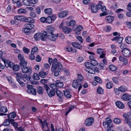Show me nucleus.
<instances>
[{
  "label": "nucleus",
  "mask_w": 131,
  "mask_h": 131,
  "mask_svg": "<svg viewBox=\"0 0 131 131\" xmlns=\"http://www.w3.org/2000/svg\"><path fill=\"white\" fill-rule=\"evenodd\" d=\"M78 76L77 79L73 81L72 86L73 88L75 89H77L79 87L78 91H79L82 87L81 84L83 82V78L81 74H78Z\"/></svg>",
  "instance_id": "f257e3e1"
},
{
  "label": "nucleus",
  "mask_w": 131,
  "mask_h": 131,
  "mask_svg": "<svg viewBox=\"0 0 131 131\" xmlns=\"http://www.w3.org/2000/svg\"><path fill=\"white\" fill-rule=\"evenodd\" d=\"M59 71H62L63 70V66L60 62H58L57 60L54 58L53 61L51 70L52 71L57 69Z\"/></svg>",
  "instance_id": "f03ea898"
},
{
  "label": "nucleus",
  "mask_w": 131,
  "mask_h": 131,
  "mask_svg": "<svg viewBox=\"0 0 131 131\" xmlns=\"http://www.w3.org/2000/svg\"><path fill=\"white\" fill-rule=\"evenodd\" d=\"M44 87L46 89L49 96L51 97L53 96L55 94V91L54 90H50L49 86L46 84H44Z\"/></svg>",
  "instance_id": "7ed1b4c3"
},
{
  "label": "nucleus",
  "mask_w": 131,
  "mask_h": 131,
  "mask_svg": "<svg viewBox=\"0 0 131 131\" xmlns=\"http://www.w3.org/2000/svg\"><path fill=\"white\" fill-rule=\"evenodd\" d=\"M18 58L20 61L19 64L20 66H24L27 65V62L25 61L23 55L21 54H18Z\"/></svg>",
  "instance_id": "20e7f679"
},
{
  "label": "nucleus",
  "mask_w": 131,
  "mask_h": 131,
  "mask_svg": "<svg viewBox=\"0 0 131 131\" xmlns=\"http://www.w3.org/2000/svg\"><path fill=\"white\" fill-rule=\"evenodd\" d=\"M59 36V34H57L54 35L53 33L48 35V38L53 41H55Z\"/></svg>",
  "instance_id": "39448f33"
},
{
  "label": "nucleus",
  "mask_w": 131,
  "mask_h": 131,
  "mask_svg": "<svg viewBox=\"0 0 131 131\" xmlns=\"http://www.w3.org/2000/svg\"><path fill=\"white\" fill-rule=\"evenodd\" d=\"M26 66H21L23 67L22 70V72L24 73H30L32 70L28 66L26 67Z\"/></svg>",
  "instance_id": "423d86ee"
},
{
  "label": "nucleus",
  "mask_w": 131,
  "mask_h": 131,
  "mask_svg": "<svg viewBox=\"0 0 131 131\" xmlns=\"http://www.w3.org/2000/svg\"><path fill=\"white\" fill-rule=\"evenodd\" d=\"M3 61L5 66L7 67H9L11 68H12L13 67L14 64L13 62L9 61H5L4 60H3Z\"/></svg>",
  "instance_id": "0eeeda50"
},
{
  "label": "nucleus",
  "mask_w": 131,
  "mask_h": 131,
  "mask_svg": "<svg viewBox=\"0 0 131 131\" xmlns=\"http://www.w3.org/2000/svg\"><path fill=\"white\" fill-rule=\"evenodd\" d=\"M94 122V118L92 117H91L86 119L85 122V124L86 126H90Z\"/></svg>",
  "instance_id": "6e6552de"
},
{
  "label": "nucleus",
  "mask_w": 131,
  "mask_h": 131,
  "mask_svg": "<svg viewBox=\"0 0 131 131\" xmlns=\"http://www.w3.org/2000/svg\"><path fill=\"white\" fill-rule=\"evenodd\" d=\"M54 30L55 28L54 27L51 26H47L46 28V33L47 35L53 33Z\"/></svg>",
  "instance_id": "1a4fd4ad"
},
{
  "label": "nucleus",
  "mask_w": 131,
  "mask_h": 131,
  "mask_svg": "<svg viewBox=\"0 0 131 131\" xmlns=\"http://www.w3.org/2000/svg\"><path fill=\"white\" fill-rule=\"evenodd\" d=\"M122 52L124 56L125 57H129L131 55L130 50L128 48L122 50Z\"/></svg>",
  "instance_id": "9d476101"
},
{
  "label": "nucleus",
  "mask_w": 131,
  "mask_h": 131,
  "mask_svg": "<svg viewBox=\"0 0 131 131\" xmlns=\"http://www.w3.org/2000/svg\"><path fill=\"white\" fill-rule=\"evenodd\" d=\"M7 116L9 120L10 121H14L13 119L16 116V114L15 112H13L7 114Z\"/></svg>",
  "instance_id": "9b49d317"
},
{
  "label": "nucleus",
  "mask_w": 131,
  "mask_h": 131,
  "mask_svg": "<svg viewBox=\"0 0 131 131\" xmlns=\"http://www.w3.org/2000/svg\"><path fill=\"white\" fill-rule=\"evenodd\" d=\"M68 14V11H64L59 13L58 14V16L60 18H62L67 16Z\"/></svg>",
  "instance_id": "f8f14e48"
},
{
  "label": "nucleus",
  "mask_w": 131,
  "mask_h": 131,
  "mask_svg": "<svg viewBox=\"0 0 131 131\" xmlns=\"http://www.w3.org/2000/svg\"><path fill=\"white\" fill-rule=\"evenodd\" d=\"M40 39L43 41H45L46 40L47 37H48V35L46 33V31H44L42 33H40Z\"/></svg>",
  "instance_id": "ddd939ff"
},
{
  "label": "nucleus",
  "mask_w": 131,
  "mask_h": 131,
  "mask_svg": "<svg viewBox=\"0 0 131 131\" xmlns=\"http://www.w3.org/2000/svg\"><path fill=\"white\" fill-rule=\"evenodd\" d=\"M123 39V37H114L111 40L113 41H117L118 43H121L122 42Z\"/></svg>",
  "instance_id": "4468645a"
},
{
  "label": "nucleus",
  "mask_w": 131,
  "mask_h": 131,
  "mask_svg": "<svg viewBox=\"0 0 131 131\" xmlns=\"http://www.w3.org/2000/svg\"><path fill=\"white\" fill-rule=\"evenodd\" d=\"M105 20L107 23H111L113 21L114 17L112 16H106Z\"/></svg>",
  "instance_id": "2eb2a0df"
},
{
  "label": "nucleus",
  "mask_w": 131,
  "mask_h": 131,
  "mask_svg": "<svg viewBox=\"0 0 131 131\" xmlns=\"http://www.w3.org/2000/svg\"><path fill=\"white\" fill-rule=\"evenodd\" d=\"M115 104L117 107L120 109H123L124 108V104L121 101H118L116 102Z\"/></svg>",
  "instance_id": "dca6fc26"
},
{
  "label": "nucleus",
  "mask_w": 131,
  "mask_h": 131,
  "mask_svg": "<svg viewBox=\"0 0 131 131\" xmlns=\"http://www.w3.org/2000/svg\"><path fill=\"white\" fill-rule=\"evenodd\" d=\"M31 77L25 74H23L21 75V80H23L24 81H25L26 80L28 81H31Z\"/></svg>",
  "instance_id": "f3484780"
},
{
  "label": "nucleus",
  "mask_w": 131,
  "mask_h": 131,
  "mask_svg": "<svg viewBox=\"0 0 131 131\" xmlns=\"http://www.w3.org/2000/svg\"><path fill=\"white\" fill-rule=\"evenodd\" d=\"M81 43L76 42H72V45L73 47L79 49H80L82 48V46L81 45Z\"/></svg>",
  "instance_id": "a211bd4d"
},
{
  "label": "nucleus",
  "mask_w": 131,
  "mask_h": 131,
  "mask_svg": "<svg viewBox=\"0 0 131 131\" xmlns=\"http://www.w3.org/2000/svg\"><path fill=\"white\" fill-rule=\"evenodd\" d=\"M95 68L94 67L92 66V67L88 69H87L85 70L90 73L94 74L95 73Z\"/></svg>",
  "instance_id": "6ab92c4d"
},
{
  "label": "nucleus",
  "mask_w": 131,
  "mask_h": 131,
  "mask_svg": "<svg viewBox=\"0 0 131 131\" xmlns=\"http://www.w3.org/2000/svg\"><path fill=\"white\" fill-rule=\"evenodd\" d=\"M119 60L123 62L125 64H126L127 63V59L124 57L123 56H120L119 57Z\"/></svg>",
  "instance_id": "aec40b11"
},
{
  "label": "nucleus",
  "mask_w": 131,
  "mask_h": 131,
  "mask_svg": "<svg viewBox=\"0 0 131 131\" xmlns=\"http://www.w3.org/2000/svg\"><path fill=\"white\" fill-rule=\"evenodd\" d=\"M62 30L64 33L67 34L70 32L72 30L71 29L66 27H63Z\"/></svg>",
  "instance_id": "412c9836"
},
{
  "label": "nucleus",
  "mask_w": 131,
  "mask_h": 131,
  "mask_svg": "<svg viewBox=\"0 0 131 131\" xmlns=\"http://www.w3.org/2000/svg\"><path fill=\"white\" fill-rule=\"evenodd\" d=\"M83 29V27L82 26L79 25L76 28L75 33L77 34H79L81 33V31Z\"/></svg>",
  "instance_id": "4be33fe9"
},
{
  "label": "nucleus",
  "mask_w": 131,
  "mask_h": 131,
  "mask_svg": "<svg viewBox=\"0 0 131 131\" xmlns=\"http://www.w3.org/2000/svg\"><path fill=\"white\" fill-rule=\"evenodd\" d=\"M25 21L30 23H34L35 21V20L34 19L30 17L25 18Z\"/></svg>",
  "instance_id": "5701e85b"
},
{
  "label": "nucleus",
  "mask_w": 131,
  "mask_h": 131,
  "mask_svg": "<svg viewBox=\"0 0 131 131\" xmlns=\"http://www.w3.org/2000/svg\"><path fill=\"white\" fill-rule=\"evenodd\" d=\"M68 26H72L73 27L75 24V21L73 20H71L69 22H67L66 24Z\"/></svg>",
  "instance_id": "b1692460"
},
{
  "label": "nucleus",
  "mask_w": 131,
  "mask_h": 131,
  "mask_svg": "<svg viewBox=\"0 0 131 131\" xmlns=\"http://www.w3.org/2000/svg\"><path fill=\"white\" fill-rule=\"evenodd\" d=\"M64 95L66 98H70L71 97V95L70 92L64 91Z\"/></svg>",
  "instance_id": "393cba45"
},
{
  "label": "nucleus",
  "mask_w": 131,
  "mask_h": 131,
  "mask_svg": "<svg viewBox=\"0 0 131 131\" xmlns=\"http://www.w3.org/2000/svg\"><path fill=\"white\" fill-rule=\"evenodd\" d=\"M47 74V73L45 72L41 71L39 72V75L40 77L43 78L46 77Z\"/></svg>",
  "instance_id": "a878e982"
},
{
  "label": "nucleus",
  "mask_w": 131,
  "mask_h": 131,
  "mask_svg": "<svg viewBox=\"0 0 131 131\" xmlns=\"http://www.w3.org/2000/svg\"><path fill=\"white\" fill-rule=\"evenodd\" d=\"M40 123L42 124V129L43 130V128L44 126H46L48 127V123H47V121L46 120H44L43 121H40Z\"/></svg>",
  "instance_id": "bb28decb"
},
{
  "label": "nucleus",
  "mask_w": 131,
  "mask_h": 131,
  "mask_svg": "<svg viewBox=\"0 0 131 131\" xmlns=\"http://www.w3.org/2000/svg\"><path fill=\"white\" fill-rule=\"evenodd\" d=\"M40 33H37L34 35V38L36 40H39L40 39Z\"/></svg>",
  "instance_id": "cd10ccee"
},
{
  "label": "nucleus",
  "mask_w": 131,
  "mask_h": 131,
  "mask_svg": "<svg viewBox=\"0 0 131 131\" xmlns=\"http://www.w3.org/2000/svg\"><path fill=\"white\" fill-rule=\"evenodd\" d=\"M37 92L39 94H43V92L42 88L40 86H38L37 89Z\"/></svg>",
  "instance_id": "c85d7f7f"
},
{
  "label": "nucleus",
  "mask_w": 131,
  "mask_h": 131,
  "mask_svg": "<svg viewBox=\"0 0 131 131\" xmlns=\"http://www.w3.org/2000/svg\"><path fill=\"white\" fill-rule=\"evenodd\" d=\"M25 26L26 28L31 30V29L35 27L34 25L32 24H25Z\"/></svg>",
  "instance_id": "c756f323"
},
{
  "label": "nucleus",
  "mask_w": 131,
  "mask_h": 131,
  "mask_svg": "<svg viewBox=\"0 0 131 131\" xmlns=\"http://www.w3.org/2000/svg\"><path fill=\"white\" fill-rule=\"evenodd\" d=\"M97 93L99 94H102L103 93L104 90L101 87L99 86L97 89Z\"/></svg>",
  "instance_id": "7c9ffc66"
},
{
  "label": "nucleus",
  "mask_w": 131,
  "mask_h": 131,
  "mask_svg": "<svg viewBox=\"0 0 131 131\" xmlns=\"http://www.w3.org/2000/svg\"><path fill=\"white\" fill-rule=\"evenodd\" d=\"M56 84L57 87L61 88L63 86V83L58 80H57L56 81Z\"/></svg>",
  "instance_id": "2f4dec72"
},
{
  "label": "nucleus",
  "mask_w": 131,
  "mask_h": 131,
  "mask_svg": "<svg viewBox=\"0 0 131 131\" xmlns=\"http://www.w3.org/2000/svg\"><path fill=\"white\" fill-rule=\"evenodd\" d=\"M13 67L12 69L14 71H18L19 69V66L18 65L14 64Z\"/></svg>",
  "instance_id": "473e14b6"
},
{
  "label": "nucleus",
  "mask_w": 131,
  "mask_h": 131,
  "mask_svg": "<svg viewBox=\"0 0 131 131\" xmlns=\"http://www.w3.org/2000/svg\"><path fill=\"white\" fill-rule=\"evenodd\" d=\"M52 10L51 9H45L44 10L45 13L48 15H50L52 13Z\"/></svg>",
  "instance_id": "72a5a7b5"
},
{
  "label": "nucleus",
  "mask_w": 131,
  "mask_h": 131,
  "mask_svg": "<svg viewBox=\"0 0 131 131\" xmlns=\"http://www.w3.org/2000/svg\"><path fill=\"white\" fill-rule=\"evenodd\" d=\"M101 10L102 12H105L106 13V15L111 14V13H112L110 10H108L107 9H101Z\"/></svg>",
  "instance_id": "f704fd0d"
},
{
  "label": "nucleus",
  "mask_w": 131,
  "mask_h": 131,
  "mask_svg": "<svg viewBox=\"0 0 131 131\" xmlns=\"http://www.w3.org/2000/svg\"><path fill=\"white\" fill-rule=\"evenodd\" d=\"M129 95L125 94L122 96V99L124 101H128V100Z\"/></svg>",
  "instance_id": "c9c22d12"
},
{
  "label": "nucleus",
  "mask_w": 131,
  "mask_h": 131,
  "mask_svg": "<svg viewBox=\"0 0 131 131\" xmlns=\"http://www.w3.org/2000/svg\"><path fill=\"white\" fill-rule=\"evenodd\" d=\"M107 123V127H108L110 126V124L112 122V120L109 118H106L105 119Z\"/></svg>",
  "instance_id": "e433bc0d"
},
{
  "label": "nucleus",
  "mask_w": 131,
  "mask_h": 131,
  "mask_svg": "<svg viewBox=\"0 0 131 131\" xmlns=\"http://www.w3.org/2000/svg\"><path fill=\"white\" fill-rule=\"evenodd\" d=\"M23 17L22 16H16L14 17V19L17 20L22 21L23 20Z\"/></svg>",
  "instance_id": "4c0bfd02"
},
{
  "label": "nucleus",
  "mask_w": 131,
  "mask_h": 131,
  "mask_svg": "<svg viewBox=\"0 0 131 131\" xmlns=\"http://www.w3.org/2000/svg\"><path fill=\"white\" fill-rule=\"evenodd\" d=\"M110 70L112 71H115L117 69L116 67L113 65H111L109 66Z\"/></svg>",
  "instance_id": "58836bf2"
},
{
  "label": "nucleus",
  "mask_w": 131,
  "mask_h": 131,
  "mask_svg": "<svg viewBox=\"0 0 131 131\" xmlns=\"http://www.w3.org/2000/svg\"><path fill=\"white\" fill-rule=\"evenodd\" d=\"M94 79L97 82L100 84H101L102 83V81L100 78L97 76H95L94 78Z\"/></svg>",
  "instance_id": "ea45409f"
},
{
  "label": "nucleus",
  "mask_w": 131,
  "mask_h": 131,
  "mask_svg": "<svg viewBox=\"0 0 131 131\" xmlns=\"http://www.w3.org/2000/svg\"><path fill=\"white\" fill-rule=\"evenodd\" d=\"M84 65L87 68V69L90 68L92 66V63L89 62H85L84 63Z\"/></svg>",
  "instance_id": "a19ab883"
},
{
  "label": "nucleus",
  "mask_w": 131,
  "mask_h": 131,
  "mask_svg": "<svg viewBox=\"0 0 131 131\" xmlns=\"http://www.w3.org/2000/svg\"><path fill=\"white\" fill-rule=\"evenodd\" d=\"M38 51V48L36 47H34L31 50V53L34 54L37 53Z\"/></svg>",
  "instance_id": "79ce46f5"
},
{
  "label": "nucleus",
  "mask_w": 131,
  "mask_h": 131,
  "mask_svg": "<svg viewBox=\"0 0 131 131\" xmlns=\"http://www.w3.org/2000/svg\"><path fill=\"white\" fill-rule=\"evenodd\" d=\"M26 10L24 9H19L18 10L19 14H24L26 13Z\"/></svg>",
  "instance_id": "37998d69"
},
{
  "label": "nucleus",
  "mask_w": 131,
  "mask_h": 131,
  "mask_svg": "<svg viewBox=\"0 0 131 131\" xmlns=\"http://www.w3.org/2000/svg\"><path fill=\"white\" fill-rule=\"evenodd\" d=\"M129 114H130L129 113L127 114H123V117L126 119V120H130V116L129 115Z\"/></svg>",
  "instance_id": "c03bdc74"
},
{
  "label": "nucleus",
  "mask_w": 131,
  "mask_h": 131,
  "mask_svg": "<svg viewBox=\"0 0 131 131\" xmlns=\"http://www.w3.org/2000/svg\"><path fill=\"white\" fill-rule=\"evenodd\" d=\"M23 31L25 33L29 34L31 32V30L26 27V28H23Z\"/></svg>",
  "instance_id": "a18cd8bd"
},
{
  "label": "nucleus",
  "mask_w": 131,
  "mask_h": 131,
  "mask_svg": "<svg viewBox=\"0 0 131 131\" xmlns=\"http://www.w3.org/2000/svg\"><path fill=\"white\" fill-rule=\"evenodd\" d=\"M56 94L59 98L62 97L63 96L62 93L59 90H56Z\"/></svg>",
  "instance_id": "49530a36"
},
{
  "label": "nucleus",
  "mask_w": 131,
  "mask_h": 131,
  "mask_svg": "<svg viewBox=\"0 0 131 131\" xmlns=\"http://www.w3.org/2000/svg\"><path fill=\"white\" fill-rule=\"evenodd\" d=\"M23 3L24 5L26 6H30L31 4L28 0H23Z\"/></svg>",
  "instance_id": "de8ad7c7"
},
{
  "label": "nucleus",
  "mask_w": 131,
  "mask_h": 131,
  "mask_svg": "<svg viewBox=\"0 0 131 131\" xmlns=\"http://www.w3.org/2000/svg\"><path fill=\"white\" fill-rule=\"evenodd\" d=\"M10 121L9 119H6L3 123V124L5 126H7L10 124V122H12Z\"/></svg>",
  "instance_id": "09e8293b"
},
{
  "label": "nucleus",
  "mask_w": 131,
  "mask_h": 131,
  "mask_svg": "<svg viewBox=\"0 0 131 131\" xmlns=\"http://www.w3.org/2000/svg\"><path fill=\"white\" fill-rule=\"evenodd\" d=\"M52 22L51 19V16H49L46 18V23L49 24L51 23Z\"/></svg>",
  "instance_id": "8fccbe9b"
},
{
  "label": "nucleus",
  "mask_w": 131,
  "mask_h": 131,
  "mask_svg": "<svg viewBox=\"0 0 131 131\" xmlns=\"http://www.w3.org/2000/svg\"><path fill=\"white\" fill-rule=\"evenodd\" d=\"M113 86L112 83L109 82L107 83L106 84V88L108 89H110L112 88Z\"/></svg>",
  "instance_id": "3c124183"
},
{
  "label": "nucleus",
  "mask_w": 131,
  "mask_h": 131,
  "mask_svg": "<svg viewBox=\"0 0 131 131\" xmlns=\"http://www.w3.org/2000/svg\"><path fill=\"white\" fill-rule=\"evenodd\" d=\"M121 120L118 118H115L114 120V122L116 124H120L121 123Z\"/></svg>",
  "instance_id": "603ef678"
},
{
  "label": "nucleus",
  "mask_w": 131,
  "mask_h": 131,
  "mask_svg": "<svg viewBox=\"0 0 131 131\" xmlns=\"http://www.w3.org/2000/svg\"><path fill=\"white\" fill-rule=\"evenodd\" d=\"M1 112H2L3 113H6L7 111V108L6 107H1L0 108Z\"/></svg>",
  "instance_id": "864d4df0"
},
{
  "label": "nucleus",
  "mask_w": 131,
  "mask_h": 131,
  "mask_svg": "<svg viewBox=\"0 0 131 131\" xmlns=\"http://www.w3.org/2000/svg\"><path fill=\"white\" fill-rule=\"evenodd\" d=\"M118 89L119 91L123 92L126 91L127 90V89L126 88L123 87V86L120 87L118 88Z\"/></svg>",
  "instance_id": "5fc2aeb1"
},
{
  "label": "nucleus",
  "mask_w": 131,
  "mask_h": 131,
  "mask_svg": "<svg viewBox=\"0 0 131 131\" xmlns=\"http://www.w3.org/2000/svg\"><path fill=\"white\" fill-rule=\"evenodd\" d=\"M33 79L37 80H38L39 79V78L37 73H35L34 74Z\"/></svg>",
  "instance_id": "6e6d98bb"
},
{
  "label": "nucleus",
  "mask_w": 131,
  "mask_h": 131,
  "mask_svg": "<svg viewBox=\"0 0 131 131\" xmlns=\"http://www.w3.org/2000/svg\"><path fill=\"white\" fill-rule=\"evenodd\" d=\"M20 79L18 78L16 79L17 81L19 83L20 85L21 86H24L25 84L23 82L20 80Z\"/></svg>",
  "instance_id": "4d7b16f0"
},
{
  "label": "nucleus",
  "mask_w": 131,
  "mask_h": 131,
  "mask_svg": "<svg viewBox=\"0 0 131 131\" xmlns=\"http://www.w3.org/2000/svg\"><path fill=\"white\" fill-rule=\"evenodd\" d=\"M50 86L52 89V90H54V91L55 90H57V89L56 84V83L55 84H51Z\"/></svg>",
  "instance_id": "13d9d810"
},
{
  "label": "nucleus",
  "mask_w": 131,
  "mask_h": 131,
  "mask_svg": "<svg viewBox=\"0 0 131 131\" xmlns=\"http://www.w3.org/2000/svg\"><path fill=\"white\" fill-rule=\"evenodd\" d=\"M34 54L31 53L29 55V58L31 60H33L35 59V56L34 55Z\"/></svg>",
  "instance_id": "bf43d9fd"
},
{
  "label": "nucleus",
  "mask_w": 131,
  "mask_h": 131,
  "mask_svg": "<svg viewBox=\"0 0 131 131\" xmlns=\"http://www.w3.org/2000/svg\"><path fill=\"white\" fill-rule=\"evenodd\" d=\"M23 50L25 53L27 54L28 53L30 52L29 50L25 47H24L23 48Z\"/></svg>",
  "instance_id": "052dcab7"
},
{
  "label": "nucleus",
  "mask_w": 131,
  "mask_h": 131,
  "mask_svg": "<svg viewBox=\"0 0 131 131\" xmlns=\"http://www.w3.org/2000/svg\"><path fill=\"white\" fill-rule=\"evenodd\" d=\"M126 46H127L126 44L122 43L120 45V47L121 49L123 50L125 49H127V48H126Z\"/></svg>",
  "instance_id": "680f3d73"
},
{
  "label": "nucleus",
  "mask_w": 131,
  "mask_h": 131,
  "mask_svg": "<svg viewBox=\"0 0 131 131\" xmlns=\"http://www.w3.org/2000/svg\"><path fill=\"white\" fill-rule=\"evenodd\" d=\"M33 94L36 95V90L34 88H32L31 90H29V91Z\"/></svg>",
  "instance_id": "e2e57ef3"
},
{
  "label": "nucleus",
  "mask_w": 131,
  "mask_h": 131,
  "mask_svg": "<svg viewBox=\"0 0 131 131\" xmlns=\"http://www.w3.org/2000/svg\"><path fill=\"white\" fill-rule=\"evenodd\" d=\"M23 6V4L20 1L19 2L16 3V7L18 8H20L21 7Z\"/></svg>",
  "instance_id": "0e129e2a"
},
{
  "label": "nucleus",
  "mask_w": 131,
  "mask_h": 131,
  "mask_svg": "<svg viewBox=\"0 0 131 131\" xmlns=\"http://www.w3.org/2000/svg\"><path fill=\"white\" fill-rule=\"evenodd\" d=\"M91 63L92 66L94 67L96 66L98 64L97 62L96 61L95 59L92 61Z\"/></svg>",
  "instance_id": "69168bd1"
},
{
  "label": "nucleus",
  "mask_w": 131,
  "mask_h": 131,
  "mask_svg": "<svg viewBox=\"0 0 131 131\" xmlns=\"http://www.w3.org/2000/svg\"><path fill=\"white\" fill-rule=\"evenodd\" d=\"M41 60L40 57L38 55H37L35 59L36 61L37 62H39L41 61Z\"/></svg>",
  "instance_id": "338daca9"
},
{
  "label": "nucleus",
  "mask_w": 131,
  "mask_h": 131,
  "mask_svg": "<svg viewBox=\"0 0 131 131\" xmlns=\"http://www.w3.org/2000/svg\"><path fill=\"white\" fill-rule=\"evenodd\" d=\"M40 21L42 23H46V18L42 17L40 19Z\"/></svg>",
  "instance_id": "774afa93"
}]
</instances>
